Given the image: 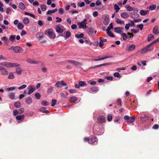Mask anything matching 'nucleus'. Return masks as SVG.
I'll list each match as a JSON object with an SVG mask.
<instances>
[{
    "label": "nucleus",
    "instance_id": "obj_1",
    "mask_svg": "<svg viewBox=\"0 0 159 159\" xmlns=\"http://www.w3.org/2000/svg\"><path fill=\"white\" fill-rule=\"evenodd\" d=\"M0 64L8 68L15 67L20 66V65L17 63L7 61L2 62L0 63Z\"/></svg>",
    "mask_w": 159,
    "mask_h": 159
},
{
    "label": "nucleus",
    "instance_id": "obj_2",
    "mask_svg": "<svg viewBox=\"0 0 159 159\" xmlns=\"http://www.w3.org/2000/svg\"><path fill=\"white\" fill-rule=\"evenodd\" d=\"M45 34L51 39H54L56 38L55 35L53 33L52 30L51 29L46 30L45 31Z\"/></svg>",
    "mask_w": 159,
    "mask_h": 159
},
{
    "label": "nucleus",
    "instance_id": "obj_3",
    "mask_svg": "<svg viewBox=\"0 0 159 159\" xmlns=\"http://www.w3.org/2000/svg\"><path fill=\"white\" fill-rule=\"evenodd\" d=\"M66 29L61 25H58L56 26V32L58 33H62Z\"/></svg>",
    "mask_w": 159,
    "mask_h": 159
},
{
    "label": "nucleus",
    "instance_id": "obj_4",
    "mask_svg": "<svg viewBox=\"0 0 159 159\" xmlns=\"http://www.w3.org/2000/svg\"><path fill=\"white\" fill-rule=\"evenodd\" d=\"M87 20V19H84L83 21L78 24V25L80 28L86 29L87 28V26L86 25V24H87L86 22Z\"/></svg>",
    "mask_w": 159,
    "mask_h": 159
},
{
    "label": "nucleus",
    "instance_id": "obj_5",
    "mask_svg": "<svg viewBox=\"0 0 159 159\" xmlns=\"http://www.w3.org/2000/svg\"><path fill=\"white\" fill-rule=\"evenodd\" d=\"M24 50L20 46H16L14 47L13 48V52L16 53H22Z\"/></svg>",
    "mask_w": 159,
    "mask_h": 159
},
{
    "label": "nucleus",
    "instance_id": "obj_6",
    "mask_svg": "<svg viewBox=\"0 0 159 159\" xmlns=\"http://www.w3.org/2000/svg\"><path fill=\"white\" fill-rule=\"evenodd\" d=\"M66 85V84L64 83L63 81L61 80L57 81L55 85V86L57 88H61L62 86Z\"/></svg>",
    "mask_w": 159,
    "mask_h": 159
},
{
    "label": "nucleus",
    "instance_id": "obj_7",
    "mask_svg": "<svg viewBox=\"0 0 159 159\" xmlns=\"http://www.w3.org/2000/svg\"><path fill=\"white\" fill-rule=\"evenodd\" d=\"M35 89V86L29 85L28 87V94L29 95L31 94L34 91Z\"/></svg>",
    "mask_w": 159,
    "mask_h": 159
},
{
    "label": "nucleus",
    "instance_id": "obj_8",
    "mask_svg": "<svg viewBox=\"0 0 159 159\" xmlns=\"http://www.w3.org/2000/svg\"><path fill=\"white\" fill-rule=\"evenodd\" d=\"M87 86V84L84 82L83 81H80L79 82L78 84H75V86L76 88L79 89L80 86Z\"/></svg>",
    "mask_w": 159,
    "mask_h": 159
},
{
    "label": "nucleus",
    "instance_id": "obj_9",
    "mask_svg": "<svg viewBox=\"0 0 159 159\" xmlns=\"http://www.w3.org/2000/svg\"><path fill=\"white\" fill-rule=\"evenodd\" d=\"M0 70L2 75H7L8 74L7 70L3 66H0Z\"/></svg>",
    "mask_w": 159,
    "mask_h": 159
},
{
    "label": "nucleus",
    "instance_id": "obj_10",
    "mask_svg": "<svg viewBox=\"0 0 159 159\" xmlns=\"http://www.w3.org/2000/svg\"><path fill=\"white\" fill-rule=\"evenodd\" d=\"M103 24L107 25L109 23V16L107 15H105L104 18Z\"/></svg>",
    "mask_w": 159,
    "mask_h": 159
},
{
    "label": "nucleus",
    "instance_id": "obj_11",
    "mask_svg": "<svg viewBox=\"0 0 159 159\" xmlns=\"http://www.w3.org/2000/svg\"><path fill=\"white\" fill-rule=\"evenodd\" d=\"M26 61L30 64H37L39 63L38 61H36L34 59L28 58L26 60Z\"/></svg>",
    "mask_w": 159,
    "mask_h": 159
},
{
    "label": "nucleus",
    "instance_id": "obj_12",
    "mask_svg": "<svg viewBox=\"0 0 159 159\" xmlns=\"http://www.w3.org/2000/svg\"><path fill=\"white\" fill-rule=\"evenodd\" d=\"M97 120L99 123H102L105 121V118L104 116H99Z\"/></svg>",
    "mask_w": 159,
    "mask_h": 159
},
{
    "label": "nucleus",
    "instance_id": "obj_13",
    "mask_svg": "<svg viewBox=\"0 0 159 159\" xmlns=\"http://www.w3.org/2000/svg\"><path fill=\"white\" fill-rule=\"evenodd\" d=\"M98 141V139L95 136H93L91 138L89 139L88 143L89 144Z\"/></svg>",
    "mask_w": 159,
    "mask_h": 159
},
{
    "label": "nucleus",
    "instance_id": "obj_14",
    "mask_svg": "<svg viewBox=\"0 0 159 159\" xmlns=\"http://www.w3.org/2000/svg\"><path fill=\"white\" fill-rule=\"evenodd\" d=\"M154 44H155L154 43H153V42L149 45L146 46V47L148 49V51H150L153 50V47L152 45Z\"/></svg>",
    "mask_w": 159,
    "mask_h": 159
},
{
    "label": "nucleus",
    "instance_id": "obj_15",
    "mask_svg": "<svg viewBox=\"0 0 159 159\" xmlns=\"http://www.w3.org/2000/svg\"><path fill=\"white\" fill-rule=\"evenodd\" d=\"M120 16L122 18L126 19L129 17V15L128 13L124 12L120 14Z\"/></svg>",
    "mask_w": 159,
    "mask_h": 159
},
{
    "label": "nucleus",
    "instance_id": "obj_16",
    "mask_svg": "<svg viewBox=\"0 0 159 159\" xmlns=\"http://www.w3.org/2000/svg\"><path fill=\"white\" fill-rule=\"evenodd\" d=\"M123 28H122L120 27H115L114 28L115 32L118 33L119 34H122L123 32L122 30Z\"/></svg>",
    "mask_w": 159,
    "mask_h": 159
},
{
    "label": "nucleus",
    "instance_id": "obj_17",
    "mask_svg": "<svg viewBox=\"0 0 159 159\" xmlns=\"http://www.w3.org/2000/svg\"><path fill=\"white\" fill-rule=\"evenodd\" d=\"M153 32L155 34H158L159 33L158 27L157 26H156L154 27L153 30Z\"/></svg>",
    "mask_w": 159,
    "mask_h": 159
},
{
    "label": "nucleus",
    "instance_id": "obj_18",
    "mask_svg": "<svg viewBox=\"0 0 159 159\" xmlns=\"http://www.w3.org/2000/svg\"><path fill=\"white\" fill-rule=\"evenodd\" d=\"M77 101V98L75 96L71 97L69 99V102L70 103L75 102Z\"/></svg>",
    "mask_w": 159,
    "mask_h": 159
},
{
    "label": "nucleus",
    "instance_id": "obj_19",
    "mask_svg": "<svg viewBox=\"0 0 159 159\" xmlns=\"http://www.w3.org/2000/svg\"><path fill=\"white\" fill-rule=\"evenodd\" d=\"M139 14L137 13L133 12L131 13V17L133 18H137L139 17Z\"/></svg>",
    "mask_w": 159,
    "mask_h": 159
},
{
    "label": "nucleus",
    "instance_id": "obj_20",
    "mask_svg": "<svg viewBox=\"0 0 159 159\" xmlns=\"http://www.w3.org/2000/svg\"><path fill=\"white\" fill-rule=\"evenodd\" d=\"M25 101L26 103L28 104H30L32 102V98L30 97H28L26 99Z\"/></svg>",
    "mask_w": 159,
    "mask_h": 159
},
{
    "label": "nucleus",
    "instance_id": "obj_21",
    "mask_svg": "<svg viewBox=\"0 0 159 159\" xmlns=\"http://www.w3.org/2000/svg\"><path fill=\"white\" fill-rule=\"evenodd\" d=\"M135 119L134 116H133L131 117H130L127 122L128 123H133Z\"/></svg>",
    "mask_w": 159,
    "mask_h": 159
},
{
    "label": "nucleus",
    "instance_id": "obj_22",
    "mask_svg": "<svg viewBox=\"0 0 159 159\" xmlns=\"http://www.w3.org/2000/svg\"><path fill=\"white\" fill-rule=\"evenodd\" d=\"M135 48V46L134 44L130 45L129 47L127 50L128 51H131L134 50Z\"/></svg>",
    "mask_w": 159,
    "mask_h": 159
},
{
    "label": "nucleus",
    "instance_id": "obj_23",
    "mask_svg": "<svg viewBox=\"0 0 159 159\" xmlns=\"http://www.w3.org/2000/svg\"><path fill=\"white\" fill-rule=\"evenodd\" d=\"M25 118L24 115L17 116L16 117V119L18 120H23Z\"/></svg>",
    "mask_w": 159,
    "mask_h": 159
},
{
    "label": "nucleus",
    "instance_id": "obj_24",
    "mask_svg": "<svg viewBox=\"0 0 159 159\" xmlns=\"http://www.w3.org/2000/svg\"><path fill=\"white\" fill-rule=\"evenodd\" d=\"M19 7L22 10H24L25 8V6L23 3L20 2L19 4Z\"/></svg>",
    "mask_w": 159,
    "mask_h": 159
},
{
    "label": "nucleus",
    "instance_id": "obj_25",
    "mask_svg": "<svg viewBox=\"0 0 159 159\" xmlns=\"http://www.w3.org/2000/svg\"><path fill=\"white\" fill-rule=\"evenodd\" d=\"M98 91V88L97 87H94L90 88V91L93 92H96Z\"/></svg>",
    "mask_w": 159,
    "mask_h": 159
},
{
    "label": "nucleus",
    "instance_id": "obj_26",
    "mask_svg": "<svg viewBox=\"0 0 159 159\" xmlns=\"http://www.w3.org/2000/svg\"><path fill=\"white\" fill-rule=\"evenodd\" d=\"M15 87H11L7 88L5 89V90L8 91H10L14 90L16 89Z\"/></svg>",
    "mask_w": 159,
    "mask_h": 159
},
{
    "label": "nucleus",
    "instance_id": "obj_27",
    "mask_svg": "<svg viewBox=\"0 0 159 159\" xmlns=\"http://www.w3.org/2000/svg\"><path fill=\"white\" fill-rule=\"evenodd\" d=\"M74 65L76 66H81L83 65V63L80 62H79L75 60Z\"/></svg>",
    "mask_w": 159,
    "mask_h": 159
},
{
    "label": "nucleus",
    "instance_id": "obj_28",
    "mask_svg": "<svg viewBox=\"0 0 159 159\" xmlns=\"http://www.w3.org/2000/svg\"><path fill=\"white\" fill-rule=\"evenodd\" d=\"M15 76L13 74V72H10L9 74L8 77V79H13L14 78Z\"/></svg>",
    "mask_w": 159,
    "mask_h": 159
},
{
    "label": "nucleus",
    "instance_id": "obj_29",
    "mask_svg": "<svg viewBox=\"0 0 159 159\" xmlns=\"http://www.w3.org/2000/svg\"><path fill=\"white\" fill-rule=\"evenodd\" d=\"M9 98L11 99H13L15 98V93L13 92L10 93L9 95Z\"/></svg>",
    "mask_w": 159,
    "mask_h": 159
},
{
    "label": "nucleus",
    "instance_id": "obj_30",
    "mask_svg": "<svg viewBox=\"0 0 159 159\" xmlns=\"http://www.w3.org/2000/svg\"><path fill=\"white\" fill-rule=\"evenodd\" d=\"M148 11H145L143 10H141L140 12V14L142 16L146 15L148 13Z\"/></svg>",
    "mask_w": 159,
    "mask_h": 159
},
{
    "label": "nucleus",
    "instance_id": "obj_31",
    "mask_svg": "<svg viewBox=\"0 0 159 159\" xmlns=\"http://www.w3.org/2000/svg\"><path fill=\"white\" fill-rule=\"evenodd\" d=\"M106 31L108 35L110 37H115L114 35L110 31V30H106Z\"/></svg>",
    "mask_w": 159,
    "mask_h": 159
},
{
    "label": "nucleus",
    "instance_id": "obj_32",
    "mask_svg": "<svg viewBox=\"0 0 159 159\" xmlns=\"http://www.w3.org/2000/svg\"><path fill=\"white\" fill-rule=\"evenodd\" d=\"M16 73L18 75H20L22 72V70L20 67H18L16 68Z\"/></svg>",
    "mask_w": 159,
    "mask_h": 159
},
{
    "label": "nucleus",
    "instance_id": "obj_33",
    "mask_svg": "<svg viewBox=\"0 0 159 159\" xmlns=\"http://www.w3.org/2000/svg\"><path fill=\"white\" fill-rule=\"evenodd\" d=\"M23 22L25 24H27L29 23L30 20L29 18L27 17H25L23 20Z\"/></svg>",
    "mask_w": 159,
    "mask_h": 159
},
{
    "label": "nucleus",
    "instance_id": "obj_34",
    "mask_svg": "<svg viewBox=\"0 0 159 159\" xmlns=\"http://www.w3.org/2000/svg\"><path fill=\"white\" fill-rule=\"evenodd\" d=\"M154 38V36L152 34H149L148 37V41H150L151 40L153 39Z\"/></svg>",
    "mask_w": 159,
    "mask_h": 159
},
{
    "label": "nucleus",
    "instance_id": "obj_35",
    "mask_svg": "<svg viewBox=\"0 0 159 159\" xmlns=\"http://www.w3.org/2000/svg\"><path fill=\"white\" fill-rule=\"evenodd\" d=\"M57 9L56 8L53 10H49L47 12V14L48 15L52 13H54L57 11Z\"/></svg>",
    "mask_w": 159,
    "mask_h": 159
},
{
    "label": "nucleus",
    "instance_id": "obj_36",
    "mask_svg": "<svg viewBox=\"0 0 159 159\" xmlns=\"http://www.w3.org/2000/svg\"><path fill=\"white\" fill-rule=\"evenodd\" d=\"M21 104L19 102H15L14 103L15 107L16 108H19L20 107Z\"/></svg>",
    "mask_w": 159,
    "mask_h": 159
},
{
    "label": "nucleus",
    "instance_id": "obj_37",
    "mask_svg": "<svg viewBox=\"0 0 159 159\" xmlns=\"http://www.w3.org/2000/svg\"><path fill=\"white\" fill-rule=\"evenodd\" d=\"M116 22L117 24H119L120 25H124L125 23L123 20H121L120 19H117L116 21Z\"/></svg>",
    "mask_w": 159,
    "mask_h": 159
},
{
    "label": "nucleus",
    "instance_id": "obj_38",
    "mask_svg": "<svg viewBox=\"0 0 159 159\" xmlns=\"http://www.w3.org/2000/svg\"><path fill=\"white\" fill-rule=\"evenodd\" d=\"M125 8H126L127 10L129 11H133L134 10V8L131 7L128 5H127L126 6Z\"/></svg>",
    "mask_w": 159,
    "mask_h": 159
},
{
    "label": "nucleus",
    "instance_id": "obj_39",
    "mask_svg": "<svg viewBox=\"0 0 159 159\" xmlns=\"http://www.w3.org/2000/svg\"><path fill=\"white\" fill-rule=\"evenodd\" d=\"M45 107H42L40 108L39 109L40 111L42 112H43L45 113L46 114L48 113L49 112V111H48L45 110Z\"/></svg>",
    "mask_w": 159,
    "mask_h": 159
},
{
    "label": "nucleus",
    "instance_id": "obj_40",
    "mask_svg": "<svg viewBox=\"0 0 159 159\" xmlns=\"http://www.w3.org/2000/svg\"><path fill=\"white\" fill-rule=\"evenodd\" d=\"M17 28L19 30H21L24 28V25L20 23H19L17 25Z\"/></svg>",
    "mask_w": 159,
    "mask_h": 159
},
{
    "label": "nucleus",
    "instance_id": "obj_41",
    "mask_svg": "<svg viewBox=\"0 0 159 159\" xmlns=\"http://www.w3.org/2000/svg\"><path fill=\"white\" fill-rule=\"evenodd\" d=\"M36 36L38 38H41L43 36V34L41 32H38L36 34Z\"/></svg>",
    "mask_w": 159,
    "mask_h": 159
},
{
    "label": "nucleus",
    "instance_id": "obj_42",
    "mask_svg": "<svg viewBox=\"0 0 159 159\" xmlns=\"http://www.w3.org/2000/svg\"><path fill=\"white\" fill-rule=\"evenodd\" d=\"M25 14L26 15H28V16H30L34 18H35V16L34 14H33L32 13H29L27 12H25Z\"/></svg>",
    "mask_w": 159,
    "mask_h": 159
},
{
    "label": "nucleus",
    "instance_id": "obj_43",
    "mask_svg": "<svg viewBox=\"0 0 159 159\" xmlns=\"http://www.w3.org/2000/svg\"><path fill=\"white\" fill-rule=\"evenodd\" d=\"M156 5L155 4L150 5L149 7V9L151 10H153L155 9L156 7Z\"/></svg>",
    "mask_w": 159,
    "mask_h": 159
},
{
    "label": "nucleus",
    "instance_id": "obj_44",
    "mask_svg": "<svg viewBox=\"0 0 159 159\" xmlns=\"http://www.w3.org/2000/svg\"><path fill=\"white\" fill-rule=\"evenodd\" d=\"M84 35L83 34L81 33L80 34H75V36L78 39L84 37Z\"/></svg>",
    "mask_w": 159,
    "mask_h": 159
},
{
    "label": "nucleus",
    "instance_id": "obj_45",
    "mask_svg": "<svg viewBox=\"0 0 159 159\" xmlns=\"http://www.w3.org/2000/svg\"><path fill=\"white\" fill-rule=\"evenodd\" d=\"M148 51V50L145 47L142 49L141 51V53L143 54L144 53H146V52Z\"/></svg>",
    "mask_w": 159,
    "mask_h": 159
},
{
    "label": "nucleus",
    "instance_id": "obj_46",
    "mask_svg": "<svg viewBox=\"0 0 159 159\" xmlns=\"http://www.w3.org/2000/svg\"><path fill=\"white\" fill-rule=\"evenodd\" d=\"M15 35H11L9 37V40L11 42H13L16 38Z\"/></svg>",
    "mask_w": 159,
    "mask_h": 159
},
{
    "label": "nucleus",
    "instance_id": "obj_47",
    "mask_svg": "<svg viewBox=\"0 0 159 159\" xmlns=\"http://www.w3.org/2000/svg\"><path fill=\"white\" fill-rule=\"evenodd\" d=\"M113 75L115 77H117L118 78H121V76L118 72L115 73L113 74Z\"/></svg>",
    "mask_w": 159,
    "mask_h": 159
},
{
    "label": "nucleus",
    "instance_id": "obj_48",
    "mask_svg": "<svg viewBox=\"0 0 159 159\" xmlns=\"http://www.w3.org/2000/svg\"><path fill=\"white\" fill-rule=\"evenodd\" d=\"M99 40L100 42L99 43V45L100 47H101L103 46L104 42L102 40V37H100L99 38Z\"/></svg>",
    "mask_w": 159,
    "mask_h": 159
},
{
    "label": "nucleus",
    "instance_id": "obj_49",
    "mask_svg": "<svg viewBox=\"0 0 159 159\" xmlns=\"http://www.w3.org/2000/svg\"><path fill=\"white\" fill-rule=\"evenodd\" d=\"M114 9L116 10V12H117L120 9V8L116 4H115L114 5Z\"/></svg>",
    "mask_w": 159,
    "mask_h": 159
},
{
    "label": "nucleus",
    "instance_id": "obj_50",
    "mask_svg": "<svg viewBox=\"0 0 159 159\" xmlns=\"http://www.w3.org/2000/svg\"><path fill=\"white\" fill-rule=\"evenodd\" d=\"M27 86L26 85L24 84L18 87V89L19 90H21L26 88L27 87Z\"/></svg>",
    "mask_w": 159,
    "mask_h": 159
},
{
    "label": "nucleus",
    "instance_id": "obj_51",
    "mask_svg": "<svg viewBox=\"0 0 159 159\" xmlns=\"http://www.w3.org/2000/svg\"><path fill=\"white\" fill-rule=\"evenodd\" d=\"M41 104L43 106H46L48 105L49 104V103L45 101H43L42 102Z\"/></svg>",
    "mask_w": 159,
    "mask_h": 159
},
{
    "label": "nucleus",
    "instance_id": "obj_52",
    "mask_svg": "<svg viewBox=\"0 0 159 159\" xmlns=\"http://www.w3.org/2000/svg\"><path fill=\"white\" fill-rule=\"evenodd\" d=\"M47 8L46 5L45 4H43L41 6V8L42 10L43 11H45Z\"/></svg>",
    "mask_w": 159,
    "mask_h": 159
},
{
    "label": "nucleus",
    "instance_id": "obj_53",
    "mask_svg": "<svg viewBox=\"0 0 159 159\" xmlns=\"http://www.w3.org/2000/svg\"><path fill=\"white\" fill-rule=\"evenodd\" d=\"M112 118V116L111 114H109L107 115V119L108 121H111V120Z\"/></svg>",
    "mask_w": 159,
    "mask_h": 159
},
{
    "label": "nucleus",
    "instance_id": "obj_54",
    "mask_svg": "<svg viewBox=\"0 0 159 159\" xmlns=\"http://www.w3.org/2000/svg\"><path fill=\"white\" fill-rule=\"evenodd\" d=\"M85 3L84 2H79L78 3V5L79 6L81 7H82L85 5Z\"/></svg>",
    "mask_w": 159,
    "mask_h": 159
},
{
    "label": "nucleus",
    "instance_id": "obj_55",
    "mask_svg": "<svg viewBox=\"0 0 159 159\" xmlns=\"http://www.w3.org/2000/svg\"><path fill=\"white\" fill-rule=\"evenodd\" d=\"M25 109L24 107H21L18 110L19 114H21L24 112Z\"/></svg>",
    "mask_w": 159,
    "mask_h": 159
},
{
    "label": "nucleus",
    "instance_id": "obj_56",
    "mask_svg": "<svg viewBox=\"0 0 159 159\" xmlns=\"http://www.w3.org/2000/svg\"><path fill=\"white\" fill-rule=\"evenodd\" d=\"M113 28V24L112 23H111L107 27V29L106 30H110L111 29H112Z\"/></svg>",
    "mask_w": 159,
    "mask_h": 159
},
{
    "label": "nucleus",
    "instance_id": "obj_57",
    "mask_svg": "<svg viewBox=\"0 0 159 159\" xmlns=\"http://www.w3.org/2000/svg\"><path fill=\"white\" fill-rule=\"evenodd\" d=\"M35 96L37 99H39L41 97V95L39 93H37L35 94Z\"/></svg>",
    "mask_w": 159,
    "mask_h": 159
},
{
    "label": "nucleus",
    "instance_id": "obj_58",
    "mask_svg": "<svg viewBox=\"0 0 159 159\" xmlns=\"http://www.w3.org/2000/svg\"><path fill=\"white\" fill-rule=\"evenodd\" d=\"M123 38L124 40H126L127 39V36L125 33H122Z\"/></svg>",
    "mask_w": 159,
    "mask_h": 159
},
{
    "label": "nucleus",
    "instance_id": "obj_59",
    "mask_svg": "<svg viewBox=\"0 0 159 159\" xmlns=\"http://www.w3.org/2000/svg\"><path fill=\"white\" fill-rule=\"evenodd\" d=\"M7 60V58L6 57H4L2 55H0V61L3 60L6 61Z\"/></svg>",
    "mask_w": 159,
    "mask_h": 159
},
{
    "label": "nucleus",
    "instance_id": "obj_60",
    "mask_svg": "<svg viewBox=\"0 0 159 159\" xmlns=\"http://www.w3.org/2000/svg\"><path fill=\"white\" fill-rule=\"evenodd\" d=\"M53 90V87L52 86H50L49 88L48 89L47 93H50L52 92Z\"/></svg>",
    "mask_w": 159,
    "mask_h": 159
},
{
    "label": "nucleus",
    "instance_id": "obj_61",
    "mask_svg": "<svg viewBox=\"0 0 159 159\" xmlns=\"http://www.w3.org/2000/svg\"><path fill=\"white\" fill-rule=\"evenodd\" d=\"M125 70V68L124 67H122V68H116V70L120 72L121 70Z\"/></svg>",
    "mask_w": 159,
    "mask_h": 159
},
{
    "label": "nucleus",
    "instance_id": "obj_62",
    "mask_svg": "<svg viewBox=\"0 0 159 159\" xmlns=\"http://www.w3.org/2000/svg\"><path fill=\"white\" fill-rule=\"evenodd\" d=\"M64 12V10L62 8H61L58 9V12L61 14H62Z\"/></svg>",
    "mask_w": 159,
    "mask_h": 159
},
{
    "label": "nucleus",
    "instance_id": "obj_63",
    "mask_svg": "<svg viewBox=\"0 0 159 159\" xmlns=\"http://www.w3.org/2000/svg\"><path fill=\"white\" fill-rule=\"evenodd\" d=\"M57 102V100L56 99H52V104L51 106H54L55 104Z\"/></svg>",
    "mask_w": 159,
    "mask_h": 159
},
{
    "label": "nucleus",
    "instance_id": "obj_64",
    "mask_svg": "<svg viewBox=\"0 0 159 159\" xmlns=\"http://www.w3.org/2000/svg\"><path fill=\"white\" fill-rule=\"evenodd\" d=\"M137 27L139 28L141 30H142L143 29V24L138 25H137Z\"/></svg>",
    "mask_w": 159,
    "mask_h": 159
}]
</instances>
